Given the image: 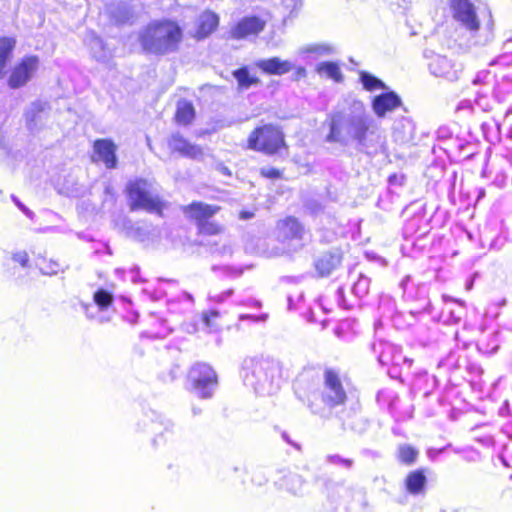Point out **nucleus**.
I'll use <instances>...</instances> for the list:
<instances>
[{
  "label": "nucleus",
  "instance_id": "obj_1",
  "mask_svg": "<svg viewBox=\"0 0 512 512\" xmlns=\"http://www.w3.org/2000/svg\"><path fill=\"white\" fill-rule=\"evenodd\" d=\"M372 123L363 102L354 100L347 110L336 111L330 116L325 140L342 146L355 142L361 151L377 152L384 147L385 137Z\"/></svg>",
  "mask_w": 512,
  "mask_h": 512
},
{
  "label": "nucleus",
  "instance_id": "obj_2",
  "mask_svg": "<svg viewBox=\"0 0 512 512\" xmlns=\"http://www.w3.org/2000/svg\"><path fill=\"white\" fill-rule=\"evenodd\" d=\"M297 393L298 398L306 403L311 413L323 419H329L333 409L343 405L347 399V393L339 375L330 369L324 372L323 386L320 391H308L304 395Z\"/></svg>",
  "mask_w": 512,
  "mask_h": 512
},
{
  "label": "nucleus",
  "instance_id": "obj_3",
  "mask_svg": "<svg viewBox=\"0 0 512 512\" xmlns=\"http://www.w3.org/2000/svg\"><path fill=\"white\" fill-rule=\"evenodd\" d=\"M180 26L172 20H153L139 32V41L144 51L165 55L177 50L182 40Z\"/></svg>",
  "mask_w": 512,
  "mask_h": 512
},
{
  "label": "nucleus",
  "instance_id": "obj_4",
  "mask_svg": "<svg viewBox=\"0 0 512 512\" xmlns=\"http://www.w3.org/2000/svg\"><path fill=\"white\" fill-rule=\"evenodd\" d=\"M280 363L271 358H251L244 361L243 381L260 395H270L279 387Z\"/></svg>",
  "mask_w": 512,
  "mask_h": 512
},
{
  "label": "nucleus",
  "instance_id": "obj_5",
  "mask_svg": "<svg viewBox=\"0 0 512 512\" xmlns=\"http://www.w3.org/2000/svg\"><path fill=\"white\" fill-rule=\"evenodd\" d=\"M130 210L143 209L150 213L162 212L164 204L159 198L154 183L146 179H135L126 186Z\"/></svg>",
  "mask_w": 512,
  "mask_h": 512
},
{
  "label": "nucleus",
  "instance_id": "obj_6",
  "mask_svg": "<svg viewBox=\"0 0 512 512\" xmlns=\"http://www.w3.org/2000/svg\"><path fill=\"white\" fill-rule=\"evenodd\" d=\"M284 145L283 133L273 125L256 128L248 138V149L266 154L276 153Z\"/></svg>",
  "mask_w": 512,
  "mask_h": 512
},
{
  "label": "nucleus",
  "instance_id": "obj_7",
  "mask_svg": "<svg viewBox=\"0 0 512 512\" xmlns=\"http://www.w3.org/2000/svg\"><path fill=\"white\" fill-rule=\"evenodd\" d=\"M188 379L193 392L202 399L211 398L218 386L216 372L205 363L195 364L189 371Z\"/></svg>",
  "mask_w": 512,
  "mask_h": 512
},
{
  "label": "nucleus",
  "instance_id": "obj_8",
  "mask_svg": "<svg viewBox=\"0 0 512 512\" xmlns=\"http://www.w3.org/2000/svg\"><path fill=\"white\" fill-rule=\"evenodd\" d=\"M424 56L428 61L429 72L434 77L442 78L448 82H455L460 78L462 67L452 59L433 51H426Z\"/></svg>",
  "mask_w": 512,
  "mask_h": 512
},
{
  "label": "nucleus",
  "instance_id": "obj_9",
  "mask_svg": "<svg viewBox=\"0 0 512 512\" xmlns=\"http://www.w3.org/2000/svg\"><path fill=\"white\" fill-rule=\"evenodd\" d=\"M50 115L51 106L49 102L35 100L24 111L25 126L31 133H38L46 126Z\"/></svg>",
  "mask_w": 512,
  "mask_h": 512
},
{
  "label": "nucleus",
  "instance_id": "obj_10",
  "mask_svg": "<svg viewBox=\"0 0 512 512\" xmlns=\"http://www.w3.org/2000/svg\"><path fill=\"white\" fill-rule=\"evenodd\" d=\"M453 18L469 31L478 30L479 23L475 6L469 0H450Z\"/></svg>",
  "mask_w": 512,
  "mask_h": 512
},
{
  "label": "nucleus",
  "instance_id": "obj_11",
  "mask_svg": "<svg viewBox=\"0 0 512 512\" xmlns=\"http://www.w3.org/2000/svg\"><path fill=\"white\" fill-rule=\"evenodd\" d=\"M39 60L36 56H30L24 58L17 66L12 70L8 79V85L12 89H17L24 86L32 77L34 72L37 70Z\"/></svg>",
  "mask_w": 512,
  "mask_h": 512
},
{
  "label": "nucleus",
  "instance_id": "obj_12",
  "mask_svg": "<svg viewBox=\"0 0 512 512\" xmlns=\"http://www.w3.org/2000/svg\"><path fill=\"white\" fill-rule=\"evenodd\" d=\"M93 161H101L107 169H114L118 160L116 156L117 146L110 139H97L93 144Z\"/></svg>",
  "mask_w": 512,
  "mask_h": 512
},
{
  "label": "nucleus",
  "instance_id": "obj_13",
  "mask_svg": "<svg viewBox=\"0 0 512 512\" xmlns=\"http://www.w3.org/2000/svg\"><path fill=\"white\" fill-rule=\"evenodd\" d=\"M265 21L256 16L242 18L231 30L233 38L242 39L250 35H257L265 28Z\"/></svg>",
  "mask_w": 512,
  "mask_h": 512
},
{
  "label": "nucleus",
  "instance_id": "obj_14",
  "mask_svg": "<svg viewBox=\"0 0 512 512\" xmlns=\"http://www.w3.org/2000/svg\"><path fill=\"white\" fill-rule=\"evenodd\" d=\"M401 105L400 97L393 91L377 95L372 100V109L377 117L382 118Z\"/></svg>",
  "mask_w": 512,
  "mask_h": 512
},
{
  "label": "nucleus",
  "instance_id": "obj_15",
  "mask_svg": "<svg viewBox=\"0 0 512 512\" xmlns=\"http://www.w3.org/2000/svg\"><path fill=\"white\" fill-rule=\"evenodd\" d=\"M219 211V207L208 205L202 202H193L183 207V212L187 217L196 221L197 226L204 221L209 220Z\"/></svg>",
  "mask_w": 512,
  "mask_h": 512
},
{
  "label": "nucleus",
  "instance_id": "obj_16",
  "mask_svg": "<svg viewBox=\"0 0 512 512\" xmlns=\"http://www.w3.org/2000/svg\"><path fill=\"white\" fill-rule=\"evenodd\" d=\"M169 147L172 151L178 152L185 157L199 159L203 156V151L199 146L191 144L180 134H173L171 136Z\"/></svg>",
  "mask_w": 512,
  "mask_h": 512
},
{
  "label": "nucleus",
  "instance_id": "obj_17",
  "mask_svg": "<svg viewBox=\"0 0 512 512\" xmlns=\"http://www.w3.org/2000/svg\"><path fill=\"white\" fill-rule=\"evenodd\" d=\"M256 66L269 75H284L294 69V64L288 60H281L278 57L261 59Z\"/></svg>",
  "mask_w": 512,
  "mask_h": 512
},
{
  "label": "nucleus",
  "instance_id": "obj_18",
  "mask_svg": "<svg viewBox=\"0 0 512 512\" xmlns=\"http://www.w3.org/2000/svg\"><path fill=\"white\" fill-rule=\"evenodd\" d=\"M342 256L338 251H330L315 261V269L321 277L328 276L341 263Z\"/></svg>",
  "mask_w": 512,
  "mask_h": 512
},
{
  "label": "nucleus",
  "instance_id": "obj_19",
  "mask_svg": "<svg viewBox=\"0 0 512 512\" xmlns=\"http://www.w3.org/2000/svg\"><path fill=\"white\" fill-rule=\"evenodd\" d=\"M305 481L296 472H288L279 480L280 487L288 492L298 495L303 492Z\"/></svg>",
  "mask_w": 512,
  "mask_h": 512
},
{
  "label": "nucleus",
  "instance_id": "obj_20",
  "mask_svg": "<svg viewBox=\"0 0 512 512\" xmlns=\"http://www.w3.org/2000/svg\"><path fill=\"white\" fill-rule=\"evenodd\" d=\"M427 479L422 470L410 472L405 480L406 490L413 495L420 494L424 491Z\"/></svg>",
  "mask_w": 512,
  "mask_h": 512
},
{
  "label": "nucleus",
  "instance_id": "obj_21",
  "mask_svg": "<svg viewBox=\"0 0 512 512\" xmlns=\"http://www.w3.org/2000/svg\"><path fill=\"white\" fill-rule=\"evenodd\" d=\"M218 25V16L212 12H205L199 18L197 35L204 38L212 33Z\"/></svg>",
  "mask_w": 512,
  "mask_h": 512
},
{
  "label": "nucleus",
  "instance_id": "obj_22",
  "mask_svg": "<svg viewBox=\"0 0 512 512\" xmlns=\"http://www.w3.org/2000/svg\"><path fill=\"white\" fill-rule=\"evenodd\" d=\"M14 46V39L8 37L0 39V78L4 77V75L6 74L5 68L7 62L10 59Z\"/></svg>",
  "mask_w": 512,
  "mask_h": 512
},
{
  "label": "nucleus",
  "instance_id": "obj_23",
  "mask_svg": "<svg viewBox=\"0 0 512 512\" xmlns=\"http://www.w3.org/2000/svg\"><path fill=\"white\" fill-rule=\"evenodd\" d=\"M316 71L320 76H325L335 82H341L343 79L340 67L335 62H321L317 65Z\"/></svg>",
  "mask_w": 512,
  "mask_h": 512
},
{
  "label": "nucleus",
  "instance_id": "obj_24",
  "mask_svg": "<svg viewBox=\"0 0 512 512\" xmlns=\"http://www.w3.org/2000/svg\"><path fill=\"white\" fill-rule=\"evenodd\" d=\"M195 110L191 102L179 101L176 110V121L179 124L187 125L194 119Z\"/></svg>",
  "mask_w": 512,
  "mask_h": 512
},
{
  "label": "nucleus",
  "instance_id": "obj_25",
  "mask_svg": "<svg viewBox=\"0 0 512 512\" xmlns=\"http://www.w3.org/2000/svg\"><path fill=\"white\" fill-rule=\"evenodd\" d=\"M282 230L287 238L303 239L304 229L299 221L295 218H287L282 223Z\"/></svg>",
  "mask_w": 512,
  "mask_h": 512
},
{
  "label": "nucleus",
  "instance_id": "obj_26",
  "mask_svg": "<svg viewBox=\"0 0 512 512\" xmlns=\"http://www.w3.org/2000/svg\"><path fill=\"white\" fill-rule=\"evenodd\" d=\"M232 75L238 82V87L241 90L249 89L252 85L260 82L257 77L251 76L247 67H241L233 71Z\"/></svg>",
  "mask_w": 512,
  "mask_h": 512
},
{
  "label": "nucleus",
  "instance_id": "obj_27",
  "mask_svg": "<svg viewBox=\"0 0 512 512\" xmlns=\"http://www.w3.org/2000/svg\"><path fill=\"white\" fill-rule=\"evenodd\" d=\"M359 79L363 86V88L367 91H375L377 89L386 90L387 86L385 83L377 78L376 76L372 75L369 72L366 71H360L359 73Z\"/></svg>",
  "mask_w": 512,
  "mask_h": 512
},
{
  "label": "nucleus",
  "instance_id": "obj_28",
  "mask_svg": "<svg viewBox=\"0 0 512 512\" xmlns=\"http://www.w3.org/2000/svg\"><path fill=\"white\" fill-rule=\"evenodd\" d=\"M90 47L94 58L97 60L105 61L109 57L101 38L93 36L90 42Z\"/></svg>",
  "mask_w": 512,
  "mask_h": 512
},
{
  "label": "nucleus",
  "instance_id": "obj_29",
  "mask_svg": "<svg viewBox=\"0 0 512 512\" xmlns=\"http://www.w3.org/2000/svg\"><path fill=\"white\" fill-rule=\"evenodd\" d=\"M94 302L101 309H105L111 305L113 301V295L104 289H99L94 293Z\"/></svg>",
  "mask_w": 512,
  "mask_h": 512
},
{
  "label": "nucleus",
  "instance_id": "obj_30",
  "mask_svg": "<svg viewBox=\"0 0 512 512\" xmlns=\"http://www.w3.org/2000/svg\"><path fill=\"white\" fill-rule=\"evenodd\" d=\"M370 279L364 275H359L357 281L352 286V292L357 297L365 296L369 291Z\"/></svg>",
  "mask_w": 512,
  "mask_h": 512
},
{
  "label": "nucleus",
  "instance_id": "obj_31",
  "mask_svg": "<svg viewBox=\"0 0 512 512\" xmlns=\"http://www.w3.org/2000/svg\"><path fill=\"white\" fill-rule=\"evenodd\" d=\"M417 455V450L409 445H402L399 447V459L405 464L414 463Z\"/></svg>",
  "mask_w": 512,
  "mask_h": 512
},
{
  "label": "nucleus",
  "instance_id": "obj_32",
  "mask_svg": "<svg viewBox=\"0 0 512 512\" xmlns=\"http://www.w3.org/2000/svg\"><path fill=\"white\" fill-rule=\"evenodd\" d=\"M306 53H315L317 55H330L334 52L333 46L321 43V44H312L308 45L303 49Z\"/></svg>",
  "mask_w": 512,
  "mask_h": 512
},
{
  "label": "nucleus",
  "instance_id": "obj_33",
  "mask_svg": "<svg viewBox=\"0 0 512 512\" xmlns=\"http://www.w3.org/2000/svg\"><path fill=\"white\" fill-rule=\"evenodd\" d=\"M200 234L203 235H217L222 232L223 228L215 222L209 220L200 223L198 226Z\"/></svg>",
  "mask_w": 512,
  "mask_h": 512
},
{
  "label": "nucleus",
  "instance_id": "obj_34",
  "mask_svg": "<svg viewBox=\"0 0 512 512\" xmlns=\"http://www.w3.org/2000/svg\"><path fill=\"white\" fill-rule=\"evenodd\" d=\"M283 12L288 16H292L302 6V0H279Z\"/></svg>",
  "mask_w": 512,
  "mask_h": 512
},
{
  "label": "nucleus",
  "instance_id": "obj_35",
  "mask_svg": "<svg viewBox=\"0 0 512 512\" xmlns=\"http://www.w3.org/2000/svg\"><path fill=\"white\" fill-rule=\"evenodd\" d=\"M63 267L56 261L50 260L49 262L44 263L40 267V271L44 275H55L59 271H63Z\"/></svg>",
  "mask_w": 512,
  "mask_h": 512
},
{
  "label": "nucleus",
  "instance_id": "obj_36",
  "mask_svg": "<svg viewBox=\"0 0 512 512\" xmlns=\"http://www.w3.org/2000/svg\"><path fill=\"white\" fill-rule=\"evenodd\" d=\"M456 453L462 454L464 460L467 462H475L478 459V451L470 446L463 447L462 449L455 450Z\"/></svg>",
  "mask_w": 512,
  "mask_h": 512
},
{
  "label": "nucleus",
  "instance_id": "obj_37",
  "mask_svg": "<svg viewBox=\"0 0 512 512\" xmlns=\"http://www.w3.org/2000/svg\"><path fill=\"white\" fill-rule=\"evenodd\" d=\"M327 461L331 464L340 465L345 468H350L353 464L351 459L343 458L340 455H329L327 457Z\"/></svg>",
  "mask_w": 512,
  "mask_h": 512
},
{
  "label": "nucleus",
  "instance_id": "obj_38",
  "mask_svg": "<svg viewBox=\"0 0 512 512\" xmlns=\"http://www.w3.org/2000/svg\"><path fill=\"white\" fill-rule=\"evenodd\" d=\"M12 260L23 268H26L29 265V256L25 251L14 252L12 254Z\"/></svg>",
  "mask_w": 512,
  "mask_h": 512
},
{
  "label": "nucleus",
  "instance_id": "obj_39",
  "mask_svg": "<svg viewBox=\"0 0 512 512\" xmlns=\"http://www.w3.org/2000/svg\"><path fill=\"white\" fill-rule=\"evenodd\" d=\"M484 16H485V18H487V22H486L487 34L485 36V41L486 42H490L494 38V33H493L494 23H493V20H492V15H491L490 10H487V12L485 13Z\"/></svg>",
  "mask_w": 512,
  "mask_h": 512
},
{
  "label": "nucleus",
  "instance_id": "obj_40",
  "mask_svg": "<svg viewBox=\"0 0 512 512\" xmlns=\"http://www.w3.org/2000/svg\"><path fill=\"white\" fill-rule=\"evenodd\" d=\"M232 294H233V290L232 289H228V290H226V291H224L222 293H219V294H216V295H210L209 299L211 301H215V302L221 303L224 300H226L227 298H229Z\"/></svg>",
  "mask_w": 512,
  "mask_h": 512
},
{
  "label": "nucleus",
  "instance_id": "obj_41",
  "mask_svg": "<svg viewBox=\"0 0 512 512\" xmlns=\"http://www.w3.org/2000/svg\"><path fill=\"white\" fill-rule=\"evenodd\" d=\"M12 200L28 218H33L34 213L30 209H28L23 203H21L17 197L12 196Z\"/></svg>",
  "mask_w": 512,
  "mask_h": 512
},
{
  "label": "nucleus",
  "instance_id": "obj_42",
  "mask_svg": "<svg viewBox=\"0 0 512 512\" xmlns=\"http://www.w3.org/2000/svg\"><path fill=\"white\" fill-rule=\"evenodd\" d=\"M456 110L457 111H461V110L473 111L472 101L469 99H464V100L460 101V103L457 105Z\"/></svg>",
  "mask_w": 512,
  "mask_h": 512
},
{
  "label": "nucleus",
  "instance_id": "obj_43",
  "mask_svg": "<svg viewBox=\"0 0 512 512\" xmlns=\"http://www.w3.org/2000/svg\"><path fill=\"white\" fill-rule=\"evenodd\" d=\"M261 173L263 176L270 179H275L280 176V172L274 168L262 169Z\"/></svg>",
  "mask_w": 512,
  "mask_h": 512
},
{
  "label": "nucleus",
  "instance_id": "obj_44",
  "mask_svg": "<svg viewBox=\"0 0 512 512\" xmlns=\"http://www.w3.org/2000/svg\"><path fill=\"white\" fill-rule=\"evenodd\" d=\"M294 69H295V71H294L293 76H292L294 81H299L302 78L306 77L307 72H306V69L304 67H297V68L294 67Z\"/></svg>",
  "mask_w": 512,
  "mask_h": 512
},
{
  "label": "nucleus",
  "instance_id": "obj_45",
  "mask_svg": "<svg viewBox=\"0 0 512 512\" xmlns=\"http://www.w3.org/2000/svg\"><path fill=\"white\" fill-rule=\"evenodd\" d=\"M246 318H250V319H253L255 321H265L266 318H267V315H261V316H257V317L251 316V315H241L240 316V319H242V320L246 319Z\"/></svg>",
  "mask_w": 512,
  "mask_h": 512
},
{
  "label": "nucleus",
  "instance_id": "obj_46",
  "mask_svg": "<svg viewBox=\"0 0 512 512\" xmlns=\"http://www.w3.org/2000/svg\"><path fill=\"white\" fill-rule=\"evenodd\" d=\"M252 217H253V213L248 212V211H243V212H241V214H240V218H241V219H250V218H252Z\"/></svg>",
  "mask_w": 512,
  "mask_h": 512
},
{
  "label": "nucleus",
  "instance_id": "obj_47",
  "mask_svg": "<svg viewBox=\"0 0 512 512\" xmlns=\"http://www.w3.org/2000/svg\"><path fill=\"white\" fill-rule=\"evenodd\" d=\"M356 495L359 497L360 504H364V492L361 489L356 490Z\"/></svg>",
  "mask_w": 512,
  "mask_h": 512
},
{
  "label": "nucleus",
  "instance_id": "obj_48",
  "mask_svg": "<svg viewBox=\"0 0 512 512\" xmlns=\"http://www.w3.org/2000/svg\"><path fill=\"white\" fill-rule=\"evenodd\" d=\"M282 438L287 442V443H290L291 445L295 446V447H298L296 444L292 443L291 440L289 439L287 433H283L282 434Z\"/></svg>",
  "mask_w": 512,
  "mask_h": 512
},
{
  "label": "nucleus",
  "instance_id": "obj_49",
  "mask_svg": "<svg viewBox=\"0 0 512 512\" xmlns=\"http://www.w3.org/2000/svg\"><path fill=\"white\" fill-rule=\"evenodd\" d=\"M306 379H307V375L306 374H302L300 376V378L298 379V385L299 386L302 385L305 382Z\"/></svg>",
  "mask_w": 512,
  "mask_h": 512
},
{
  "label": "nucleus",
  "instance_id": "obj_50",
  "mask_svg": "<svg viewBox=\"0 0 512 512\" xmlns=\"http://www.w3.org/2000/svg\"><path fill=\"white\" fill-rule=\"evenodd\" d=\"M410 277L409 276H406L402 281H401V287L403 289H405V286L407 285L408 281H409Z\"/></svg>",
  "mask_w": 512,
  "mask_h": 512
},
{
  "label": "nucleus",
  "instance_id": "obj_51",
  "mask_svg": "<svg viewBox=\"0 0 512 512\" xmlns=\"http://www.w3.org/2000/svg\"><path fill=\"white\" fill-rule=\"evenodd\" d=\"M203 319H204L205 323L209 326V324H210L209 314L205 313L203 315Z\"/></svg>",
  "mask_w": 512,
  "mask_h": 512
},
{
  "label": "nucleus",
  "instance_id": "obj_52",
  "mask_svg": "<svg viewBox=\"0 0 512 512\" xmlns=\"http://www.w3.org/2000/svg\"><path fill=\"white\" fill-rule=\"evenodd\" d=\"M184 296H185V298H186L187 300H189V301L193 302V296H192L190 293L185 292V293H184Z\"/></svg>",
  "mask_w": 512,
  "mask_h": 512
},
{
  "label": "nucleus",
  "instance_id": "obj_53",
  "mask_svg": "<svg viewBox=\"0 0 512 512\" xmlns=\"http://www.w3.org/2000/svg\"><path fill=\"white\" fill-rule=\"evenodd\" d=\"M192 411H193V414H194V415H198V414H200V413H201V410H200V409H198V408H195V407L192 409Z\"/></svg>",
  "mask_w": 512,
  "mask_h": 512
},
{
  "label": "nucleus",
  "instance_id": "obj_54",
  "mask_svg": "<svg viewBox=\"0 0 512 512\" xmlns=\"http://www.w3.org/2000/svg\"><path fill=\"white\" fill-rule=\"evenodd\" d=\"M222 172L224 174L230 175V171H229V169L227 167H222Z\"/></svg>",
  "mask_w": 512,
  "mask_h": 512
},
{
  "label": "nucleus",
  "instance_id": "obj_55",
  "mask_svg": "<svg viewBox=\"0 0 512 512\" xmlns=\"http://www.w3.org/2000/svg\"><path fill=\"white\" fill-rule=\"evenodd\" d=\"M210 315L213 316V317H217L218 316V311H211Z\"/></svg>",
  "mask_w": 512,
  "mask_h": 512
},
{
  "label": "nucleus",
  "instance_id": "obj_56",
  "mask_svg": "<svg viewBox=\"0 0 512 512\" xmlns=\"http://www.w3.org/2000/svg\"><path fill=\"white\" fill-rule=\"evenodd\" d=\"M479 82V76L477 75L474 79H473V84H477Z\"/></svg>",
  "mask_w": 512,
  "mask_h": 512
},
{
  "label": "nucleus",
  "instance_id": "obj_57",
  "mask_svg": "<svg viewBox=\"0 0 512 512\" xmlns=\"http://www.w3.org/2000/svg\"><path fill=\"white\" fill-rule=\"evenodd\" d=\"M129 19V16L128 15H125L123 16L122 18H120V21H125V20H128Z\"/></svg>",
  "mask_w": 512,
  "mask_h": 512
},
{
  "label": "nucleus",
  "instance_id": "obj_58",
  "mask_svg": "<svg viewBox=\"0 0 512 512\" xmlns=\"http://www.w3.org/2000/svg\"><path fill=\"white\" fill-rule=\"evenodd\" d=\"M472 282H473V280L467 285V289L471 288Z\"/></svg>",
  "mask_w": 512,
  "mask_h": 512
},
{
  "label": "nucleus",
  "instance_id": "obj_59",
  "mask_svg": "<svg viewBox=\"0 0 512 512\" xmlns=\"http://www.w3.org/2000/svg\"><path fill=\"white\" fill-rule=\"evenodd\" d=\"M480 200V192L478 193L477 197H476V201H479Z\"/></svg>",
  "mask_w": 512,
  "mask_h": 512
}]
</instances>
